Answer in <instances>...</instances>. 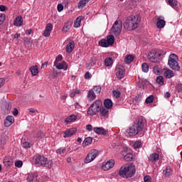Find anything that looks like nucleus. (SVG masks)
Returning <instances> with one entry per match:
<instances>
[{
    "instance_id": "nucleus-1",
    "label": "nucleus",
    "mask_w": 182,
    "mask_h": 182,
    "mask_svg": "<svg viewBox=\"0 0 182 182\" xmlns=\"http://www.w3.org/2000/svg\"><path fill=\"white\" fill-rule=\"evenodd\" d=\"M146 126L147 122L146 121V118L144 117H139L138 119L134 123V124L126 130L125 136L127 137H132L137 134L140 136H144L146 130H147L146 128Z\"/></svg>"
},
{
    "instance_id": "nucleus-2",
    "label": "nucleus",
    "mask_w": 182,
    "mask_h": 182,
    "mask_svg": "<svg viewBox=\"0 0 182 182\" xmlns=\"http://www.w3.org/2000/svg\"><path fill=\"white\" fill-rule=\"evenodd\" d=\"M119 174L122 178H130L136 174V166L133 164L124 165L119 168Z\"/></svg>"
},
{
    "instance_id": "nucleus-3",
    "label": "nucleus",
    "mask_w": 182,
    "mask_h": 182,
    "mask_svg": "<svg viewBox=\"0 0 182 182\" xmlns=\"http://www.w3.org/2000/svg\"><path fill=\"white\" fill-rule=\"evenodd\" d=\"M141 19L138 16H131L126 19L124 23V29H128L129 31H134L136 28H139V24Z\"/></svg>"
},
{
    "instance_id": "nucleus-4",
    "label": "nucleus",
    "mask_w": 182,
    "mask_h": 182,
    "mask_svg": "<svg viewBox=\"0 0 182 182\" xmlns=\"http://www.w3.org/2000/svg\"><path fill=\"white\" fill-rule=\"evenodd\" d=\"M178 60V56L174 53L171 54L168 57V65L170 69H172L175 72H180L181 69Z\"/></svg>"
},
{
    "instance_id": "nucleus-5",
    "label": "nucleus",
    "mask_w": 182,
    "mask_h": 182,
    "mask_svg": "<svg viewBox=\"0 0 182 182\" xmlns=\"http://www.w3.org/2000/svg\"><path fill=\"white\" fill-rule=\"evenodd\" d=\"M34 163L39 167H48V168L52 167V164H53L52 160H48V158L41 155L36 156Z\"/></svg>"
},
{
    "instance_id": "nucleus-6",
    "label": "nucleus",
    "mask_w": 182,
    "mask_h": 182,
    "mask_svg": "<svg viewBox=\"0 0 182 182\" xmlns=\"http://www.w3.org/2000/svg\"><path fill=\"white\" fill-rule=\"evenodd\" d=\"M100 92H102V87L99 85L95 86L93 88L88 90L87 94V99L88 102H93L96 100L97 95H100Z\"/></svg>"
},
{
    "instance_id": "nucleus-7",
    "label": "nucleus",
    "mask_w": 182,
    "mask_h": 182,
    "mask_svg": "<svg viewBox=\"0 0 182 182\" xmlns=\"http://www.w3.org/2000/svg\"><path fill=\"white\" fill-rule=\"evenodd\" d=\"M165 55L166 52H163L161 50L151 51L149 53L148 59L150 60V62L157 63V62H159L160 58H161V56H164Z\"/></svg>"
},
{
    "instance_id": "nucleus-8",
    "label": "nucleus",
    "mask_w": 182,
    "mask_h": 182,
    "mask_svg": "<svg viewBox=\"0 0 182 182\" xmlns=\"http://www.w3.org/2000/svg\"><path fill=\"white\" fill-rule=\"evenodd\" d=\"M122 28H123V23L121 20H117L111 28V32L117 36L120 35Z\"/></svg>"
},
{
    "instance_id": "nucleus-9",
    "label": "nucleus",
    "mask_w": 182,
    "mask_h": 182,
    "mask_svg": "<svg viewBox=\"0 0 182 182\" xmlns=\"http://www.w3.org/2000/svg\"><path fill=\"white\" fill-rule=\"evenodd\" d=\"M99 156V151L97 149H92L91 150L87 155V156L85 159V163L86 164L89 163H92L95 159H96Z\"/></svg>"
},
{
    "instance_id": "nucleus-10",
    "label": "nucleus",
    "mask_w": 182,
    "mask_h": 182,
    "mask_svg": "<svg viewBox=\"0 0 182 182\" xmlns=\"http://www.w3.org/2000/svg\"><path fill=\"white\" fill-rule=\"evenodd\" d=\"M114 167V159H109L105 164H103L102 166V170H104V171H108V170H110Z\"/></svg>"
},
{
    "instance_id": "nucleus-11",
    "label": "nucleus",
    "mask_w": 182,
    "mask_h": 182,
    "mask_svg": "<svg viewBox=\"0 0 182 182\" xmlns=\"http://www.w3.org/2000/svg\"><path fill=\"white\" fill-rule=\"evenodd\" d=\"M115 72L117 79L119 80L123 79V77H124V75H126V71L124 70V67L123 66L117 67L115 69Z\"/></svg>"
},
{
    "instance_id": "nucleus-12",
    "label": "nucleus",
    "mask_w": 182,
    "mask_h": 182,
    "mask_svg": "<svg viewBox=\"0 0 182 182\" xmlns=\"http://www.w3.org/2000/svg\"><path fill=\"white\" fill-rule=\"evenodd\" d=\"M15 123V118L12 115H9L4 119V126L5 127H9V126H12Z\"/></svg>"
},
{
    "instance_id": "nucleus-13",
    "label": "nucleus",
    "mask_w": 182,
    "mask_h": 182,
    "mask_svg": "<svg viewBox=\"0 0 182 182\" xmlns=\"http://www.w3.org/2000/svg\"><path fill=\"white\" fill-rule=\"evenodd\" d=\"M156 26L158 29H163L166 26V21H164V16H160L157 18Z\"/></svg>"
},
{
    "instance_id": "nucleus-14",
    "label": "nucleus",
    "mask_w": 182,
    "mask_h": 182,
    "mask_svg": "<svg viewBox=\"0 0 182 182\" xmlns=\"http://www.w3.org/2000/svg\"><path fill=\"white\" fill-rule=\"evenodd\" d=\"M77 132V129L76 128H70L64 132L63 137L65 139L68 137H72L73 134H75Z\"/></svg>"
},
{
    "instance_id": "nucleus-15",
    "label": "nucleus",
    "mask_w": 182,
    "mask_h": 182,
    "mask_svg": "<svg viewBox=\"0 0 182 182\" xmlns=\"http://www.w3.org/2000/svg\"><path fill=\"white\" fill-rule=\"evenodd\" d=\"M52 29H53V25H52V23H48L46 26V28L43 33V36H45L46 38H49V36H50Z\"/></svg>"
},
{
    "instance_id": "nucleus-16",
    "label": "nucleus",
    "mask_w": 182,
    "mask_h": 182,
    "mask_svg": "<svg viewBox=\"0 0 182 182\" xmlns=\"http://www.w3.org/2000/svg\"><path fill=\"white\" fill-rule=\"evenodd\" d=\"M54 65L57 69H63V70H68V63L65 61L62 63H54Z\"/></svg>"
},
{
    "instance_id": "nucleus-17",
    "label": "nucleus",
    "mask_w": 182,
    "mask_h": 182,
    "mask_svg": "<svg viewBox=\"0 0 182 182\" xmlns=\"http://www.w3.org/2000/svg\"><path fill=\"white\" fill-rule=\"evenodd\" d=\"M93 130L97 134H102V136L107 134V131L103 127H94Z\"/></svg>"
},
{
    "instance_id": "nucleus-18",
    "label": "nucleus",
    "mask_w": 182,
    "mask_h": 182,
    "mask_svg": "<svg viewBox=\"0 0 182 182\" xmlns=\"http://www.w3.org/2000/svg\"><path fill=\"white\" fill-rule=\"evenodd\" d=\"M159 159H160L159 154L153 153L149 156L148 160L149 161H151V163H154L156 161H159Z\"/></svg>"
},
{
    "instance_id": "nucleus-19",
    "label": "nucleus",
    "mask_w": 182,
    "mask_h": 182,
    "mask_svg": "<svg viewBox=\"0 0 182 182\" xmlns=\"http://www.w3.org/2000/svg\"><path fill=\"white\" fill-rule=\"evenodd\" d=\"M163 174L164 177H170V176L173 174V170L171 169V167L166 166L163 171Z\"/></svg>"
},
{
    "instance_id": "nucleus-20",
    "label": "nucleus",
    "mask_w": 182,
    "mask_h": 182,
    "mask_svg": "<svg viewBox=\"0 0 182 182\" xmlns=\"http://www.w3.org/2000/svg\"><path fill=\"white\" fill-rule=\"evenodd\" d=\"M73 49H75V41H70L66 46V52L68 53H72Z\"/></svg>"
},
{
    "instance_id": "nucleus-21",
    "label": "nucleus",
    "mask_w": 182,
    "mask_h": 182,
    "mask_svg": "<svg viewBox=\"0 0 182 182\" xmlns=\"http://www.w3.org/2000/svg\"><path fill=\"white\" fill-rule=\"evenodd\" d=\"M95 105H91L90 107L87 109V115L88 116H95V114H97V110L93 108Z\"/></svg>"
},
{
    "instance_id": "nucleus-22",
    "label": "nucleus",
    "mask_w": 182,
    "mask_h": 182,
    "mask_svg": "<svg viewBox=\"0 0 182 182\" xmlns=\"http://www.w3.org/2000/svg\"><path fill=\"white\" fill-rule=\"evenodd\" d=\"M95 105H91L90 107L87 109V115L88 116H95V114H97V110L93 108Z\"/></svg>"
},
{
    "instance_id": "nucleus-23",
    "label": "nucleus",
    "mask_w": 182,
    "mask_h": 182,
    "mask_svg": "<svg viewBox=\"0 0 182 182\" xmlns=\"http://www.w3.org/2000/svg\"><path fill=\"white\" fill-rule=\"evenodd\" d=\"M104 106L106 109H112L113 107V102L110 99H106L104 101Z\"/></svg>"
},
{
    "instance_id": "nucleus-24",
    "label": "nucleus",
    "mask_w": 182,
    "mask_h": 182,
    "mask_svg": "<svg viewBox=\"0 0 182 182\" xmlns=\"http://www.w3.org/2000/svg\"><path fill=\"white\" fill-rule=\"evenodd\" d=\"M164 76L166 77V79H171V77H174V71L167 69L164 72Z\"/></svg>"
},
{
    "instance_id": "nucleus-25",
    "label": "nucleus",
    "mask_w": 182,
    "mask_h": 182,
    "mask_svg": "<svg viewBox=\"0 0 182 182\" xmlns=\"http://www.w3.org/2000/svg\"><path fill=\"white\" fill-rule=\"evenodd\" d=\"M92 105H94L93 108L96 109L97 112L99 113V112L100 111V107H102V100H96Z\"/></svg>"
},
{
    "instance_id": "nucleus-26",
    "label": "nucleus",
    "mask_w": 182,
    "mask_h": 182,
    "mask_svg": "<svg viewBox=\"0 0 182 182\" xmlns=\"http://www.w3.org/2000/svg\"><path fill=\"white\" fill-rule=\"evenodd\" d=\"M100 116H102V117H106V116L109 115V109L105 107H100Z\"/></svg>"
},
{
    "instance_id": "nucleus-27",
    "label": "nucleus",
    "mask_w": 182,
    "mask_h": 182,
    "mask_svg": "<svg viewBox=\"0 0 182 182\" xmlns=\"http://www.w3.org/2000/svg\"><path fill=\"white\" fill-rule=\"evenodd\" d=\"M3 163L5 167H9L12 166V164H14V161H12L11 159H9V158L8 157H6L4 159Z\"/></svg>"
},
{
    "instance_id": "nucleus-28",
    "label": "nucleus",
    "mask_w": 182,
    "mask_h": 182,
    "mask_svg": "<svg viewBox=\"0 0 182 182\" xmlns=\"http://www.w3.org/2000/svg\"><path fill=\"white\" fill-rule=\"evenodd\" d=\"M77 117L75 114L70 115L68 117H67L65 119V122L67 123V124H69V123H72L76 120Z\"/></svg>"
},
{
    "instance_id": "nucleus-29",
    "label": "nucleus",
    "mask_w": 182,
    "mask_h": 182,
    "mask_svg": "<svg viewBox=\"0 0 182 182\" xmlns=\"http://www.w3.org/2000/svg\"><path fill=\"white\" fill-rule=\"evenodd\" d=\"M14 26H21L22 25V23H23V20L22 19V17L21 16H18L14 22Z\"/></svg>"
},
{
    "instance_id": "nucleus-30",
    "label": "nucleus",
    "mask_w": 182,
    "mask_h": 182,
    "mask_svg": "<svg viewBox=\"0 0 182 182\" xmlns=\"http://www.w3.org/2000/svg\"><path fill=\"white\" fill-rule=\"evenodd\" d=\"M30 71L33 76H36L38 73H39V70H38V65H33L30 68Z\"/></svg>"
},
{
    "instance_id": "nucleus-31",
    "label": "nucleus",
    "mask_w": 182,
    "mask_h": 182,
    "mask_svg": "<svg viewBox=\"0 0 182 182\" xmlns=\"http://www.w3.org/2000/svg\"><path fill=\"white\" fill-rule=\"evenodd\" d=\"M72 28V22L68 21L63 27V32H68Z\"/></svg>"
},
{
    "instance_id": "nucleus-32",
    "label": "nucleus",
    "mask_w": 182,
    "mask_h": 182,
    "mask_svg": "<svg viewBox=\"0 0 182 182\" xmlns=\"http://www.w3.org/2000/svg\"><path fill=\"white\" fill-rule=\"evenodd\" d=\"M92 141H93V138L90 136L85 138L83 141V146L86 147V146H89L90 144H92Z\"/></svg>"
},
{
    "instance_id": "nucleus-33",
    "label": "nucleus",
    "mask_w": 182,
    "mask_h": 182,
    "mask_svg": "<svg viewBox=\"0 0 182 182\" xmlns=\"http://www.w3.org/2000/svg\"><path fill=\"white\" fill-rule=\"evenodd\" d=\"M89 1L90 0H80L78 3V9H83Z\"/></svg>"
},
{
    "instance_id": "nucleus-34",
    "label": "nucleus",
    "mask_w": 182,
    "mask_h": 182,
    "mask_svg": "<svg viewBox=\"0 0 182 182\" xmlns=\"http://www.w3.org/2000/svg\"><path fill=\"white\" fill-rule=\"evenodd\" d=\"M100 46H102V48H109L110 46L109 45V43H107V39H102L99 41Z\"/></svg>"
},
{
    "instance_id": "nucleus-35",
    "label": "nucleus",
    "mask_w": 182,
    "mask_h": 182,
    "mask_svg": "<svg viewBox=\"0 0 182 182\" xmlns=\"http://www.w3.org/2000/svg\"><path fill=\"white\" fill-rule=\"evenodd\" d=\"M133 60H134V57H133V55H129L124 59V62L127 65L132 63L133 62Z\"/></svg>"
},
{
    "instance_id": "nucleus-36",
    "label": "nucleus",
    "mask_w": 182,
    "mask_h": 182,
    "mask_svg": "<svg viewBox=\"0 0 182 182\" xmlns=\"http://www.w3.org/2000/svg\"><path fill=\"white\" fill-rule=\"evenodd\" d=\"M107 42L108 43L109 46H112L113 43H114V36L109 35L107 38Z\"/></svg>"
},
{
    "instance_id": "nucleus-37",
    "label": "nucleus",
    "mask_w": 182,
    "mask_h": 182,
    "mask_svg": "<svg viewBox=\"0 0 182 182\" xmlns=\"http://www.w3.org/2000/svg\"><path fill=\"white\" fill-rule=\"evenodd\" d=\"M82 19H83V17L82 16H79L76 18L74 23L75 28H79V26H80V23L82 22Z\"/></svg>"
},
{
    "instance_id": "nucleus-38",
    "label": "nucleus",
    "mask_w": 182,
    "mask_h": 182,
    "mask_svg": "<svg viewBox=\"0 0 182 182\" xmlns=\"http://www.w3.org/2000/svg\"><path fill=\"white\" fill-rule=\"evenodd\" d=\"M113 65V59L112 58H107L105 60V65L107 67L112 66Z\"/></svg>"
},
{
    "instance_id": "nucleus-39",
    "label": "nucleus",
    "mask_w": 182,
    "mask_h": 182,
    "mask_svg": "<svg viewBox=\"0 0 182 182\" xmlns=\"http://www.w3.org/2000/svg\"><path fill=\"white\" fill-rule=\"evenodd\" d=\"M156 83H158L159 86H163V85H164V78L163 76H158L156 77Z\"/></svg>"
},
{
    "instance_id": "nucleus-40",
    "label": "nucleus",
    "mask_w": 182,
    "mask_h": 182,
    "mask_svg": "<svg viewBox=\"0 0 182 182\" xmlns=\"http://www.w3.org/2000/svg\"><path fill=\"white\" fill-rule=\"evenodd\" d=\"M124 159L126 161H132V160H133V154H127L124 156Z\"/></svg>"
},
{
    "instance_id": "nucleus-41",
    "label": "nucleus",
    "mask_w": 182,
    "mask_h": 182,
    "mask_svg": "<svg viewBox=\"0 0 182 182\" xmlns=\"http://www.w3.org/2000/svg\"><path fill=\"white\" fill-rule=\"evenodd\" d=\"M154 100V96L150 95L146 99L145 102L146 103V105H149L150 103H153Z\"/></svg>"
},
{
    "instance_id": "nucleus-42",
    "label": "nucleus",
    "mask_w": 182,
    "mask_h": 182,
    "mask_svg": "<svg viewBox=\"0 0 182 182\" xmlns=\"http://www.w3.org/2000/svg\"><path fill=\"white\" fill-rule=\"evenodd\" d=\"M143 146V144L141 143V141H136L134 144V148L135 149H140Z\"/></svg>"
},
{
    "instance_id": "nucleus-43",
    "label": "nucleus",
    "mask_w": 182,
    "mask_h": 182,
    "mask_svg": "<svg viewBox=\"0 0 182 182\" xmlns=\"http://www.w3.org/2000/svg\"><path fill=\"white\" fill-rule=\"evenodd\" d=\"M168 4L172 8H174V6H177V0H168Z\"/></svg>"
},
{
    "instance_id": "nucleus-44",
    "label": "nucleus",
    "mask_w": 182,
    "mask_h": 182,
    "mask_svg": "<svg viewBox=\"0 0 182 182\" xmlns=\"http://www.w3.org/2000/svg\"><path fill=\"white\" fill-rule=\"evenodd\" d=\"M58 154H60V156H65V153H66V149L65 148H60L57 150Z\"/></svg>"
},
{
    "instance_id": "nucleus-45",
    "label": "nucleus",
    "mask_w": 182,
    "mask_h": 182,
    "mask_svg": "<svg viewBox=\"0 0 182 182\" xmlns=\"http://www.w3.org/2000/svg\"><path fill=\"white\" fill-rule=\"evenodd\" d=\"M142 70L144 73H147V72H149V65H147V63L142 64Z\"/></svg>"
},
{
    "instance_id": "nucleus-46",
    "label": "nucleus",
    "mask_w": 182,
    "mask_h": 182,
    "mask_svg": "<svg viewBox=\"0 0 182 182\" xmlns=\"http://www.w3.org/2000/svg\"><path fill=\"white\" fill-rule=\"evenodd\" d=\"M113 95H114V97H116V99H119V97L121 96L120 91L119 90H114Z\"/></svg>"
},
{
    "instance_id": "nucleus-47",
    "label": "nucleus",
    "mask_w": 182,
    "mask_h": 182,
    "mask_svg": "<svg viewBox=\"0 0 182 182\" xmlns=\"http://www.w3.org/2000/svg\"><path fill=\"white\" fill-rule=\"evenodd\" d=\"M80 93V90H76L75 91L70 92V97H75L76 95H79Z\"/></svg>"
},
{
    "instance_id": "nucleus-48",
    "label": "nucleus",
    "mask_w": 182,
    "mask_h": 182,
    "mask_svg": "<svg viewBox=\"0 0 182 182\" xmlns=\"http://www.w3.org/2000/svg\"><path fill=\"white\" fill-rule=\"evenodd\" d=\"M23 163L22 162V161H16L15 162V166L16 167H18V168H21V167H22Z\"/></svg>"
},
{
    "instance_id": "nucleus-49",
    "label": "nucleus",
    "mask_w": 182,
    "mask_h": 182,
    "mask_svg": "<svg viewBox=\"0 0 182 182\" xmlns=\"http://www.w3.org/2000/svg\"><path fill=\"white\" fill-rule=\"evenodd\" d=\"M31 146V144L28 141H25L23 143V147H24V149H29Z\"/></svg>"
},
{
    "instance_id": "nucleus-50",
    "label": "nucleus",
    "mask_w": 182,
    "mask_h": 182,
    "mask_svg": "<svg viewBox=\"0 0 182 182\" xmlns=\"http://www.w3.org/2000/svg\"><path fill=\"white\" fill-rule=\"evenodd\" d=\"M5 21V15L0 14V26Z\"/></svg>"
},
{
    "instance_id": "nucleus-51",
    "label": "nucleus",
    "mask_w": 182,
    "mask_h": 182,
    "mask_svg": "<svg viewBox=\"0 0 182 182\" xmlns=\"http://www.w3.org/2000/svg\"><path fill=\"white\" fill-rule=\"evenodd\" d=\"M144 182H151V177L150 176H146L144 178Z\"/></svg>"
},
{
    "instance_id": "nucleus-52",
    "label": "nucleus",
    "mask_w": 182,
    "mask_h": 182,
    "mask_svg": "<svg viewBox=\"0 0 182 182\" xmlns=\"http://www.w3.org/2000/svg\"><path fill=\"white\" fill-rule=\"evenodd\" d=\"M63 58V57H62L61 55H58L56 58H55V61L54 63H58V62H60V60H62V59Z\"/></svg>"
},
{
    "instance_id": "nucleus-53",
    "label": "nucleus",
    "mask_w": 182,
    "mask_h": 182,
    "mask_svg": "<svg viewBox=\"0 0 182 182\" xmlns=\"http://www.w3.org/2000/svg\"><path fill=\"white\" fill-rule=\"evenodd\" d=\"M36 139H42L43 137V133L42 132H39L36 135Z\"/></svg>"
},
{
    "instance_id": "nucleus-54",
    "label": "nucleus",
    "mask_w": 182,
    "mask_h": 182,
    "mask_svg": "<svg viewBox=\"0 0 182 182\" xmlns=\"http://www.w3.org/2000/svg\"><path fill=\"white\" fill-rule=\"evenodd\" d=\"M28 112H29V113H31V114H33L35 113H38V110L35 109L34 108L28 109Z\"/></svg>"
},
{
    "instance_id": "nucleus-55",
    "label": "nucleus",
    "mask_w": 182,
    "mask_h": 182,
    "mask_svg": "<svg viewBox=\"0 0 182 182\" xmlns=\"http://www.w3.org/2000/svg\"><path fill=\"white\" fill-rule=\"evenodd\" d=\"M57 9L58 11V12H62V11H63V5L62 4H58L57 6Z\"/></svg>"
},
{
    "instance_id": "nucleus-56",
    "label": "nucleus",
    "mask_w": 182,
    "mask_h": 182,
    "mask_svg": "<svg viewBox=\"0 0 182 182\" xmlns=\"http://www.w3.org/2000/svg\"><path fill=\"white\" fill-rule=\"evenodd\" d=\"M27 181H33V175H28L27 177Z\"/></svg>"
},
{
    "instance_id": "nucleus-57",
    "label": "nucleus",
    "mask_w": 182,
    "mask_h": 182,
    "mask_svg": "<svg viewBox=\"0 0 182 182\" xmlns=\"http://www.w3.org/2000/svg\"><path fill=\"white\" fill-rule=\"evenodd\" d=\"M86 129L88 130V132H92V130H93V127H92L91 124H87L86 126Z\"/></svg>"
},
{
    "instance_id": "nucleus-58",
    "label": "nucleus",
    "mask_w": 182,
    "mask_h": 182,
    "mask_svg": "<svg viewBox=\"0 0 182 182\" xmlns=\"http://www.w3.org/2000/svg\"><path fill=\"white\" fill-rule=\"evenodd\" d=\"M85 79H90V77H92V75L90 74V73L87 72L85 75Z\"/></svg>"
},
{
    "instance_id": "nucleus-59",
    "label": "nucleus",
    "mask_w": 182,
    "mask_h": 182,
    "mask_svg": "<svg viewBox=\"0 0 182 182\" xmlns=\"http://www.w3.org/2000/svg\"><path fill=\"white\" fill-rule=\"evenodd\" d=\"M154 73L156 75H159V73H160V70H159L158 67H154Z\"/></svg>"
},
{
    "instance_id": "nucleus-60",
    "label": "nucleus",
    "mask_w": 182,
    "mask_h": 182,
    "mask_svg": "<svg viewBox=\"0 0 182 182\" xmlns=\"http://www.w3.org/2000/svg\"><path fill=\"white\" fill-rule=\"evenodd\" d=\"M14 116H18L19 114V111H18V109L14 108L13 111Z\"/></svg>"
},
{
    "instance_id": "nucleus-61",
    "label": "nucleus",
    "mask_w": 182,
    "mask_h": 182,
    "mask_svg": "<svg viewBox=\"0 0 182 182\" xmlns=\"http://www.w3.org/2000/svg\"><path fill=\"white\" fill-rule=\"evenodd\" d=\"M5 85V79L4 78H0V87H2Z\"/></svg>"
},
{
    "instance_id": "nucleus-62",
    "label": "nucleus",
    "mask_w": 182,
    "mask_h": 182,
    "mask_svg": "<svg viewBox=\"0 0 182 182\" xmlns=\"http://www.w3.org/2000/svg\"><path fill=\"white\" fill-rule=\"evenodd\" d=\"M0 11L1 12H5V11H6V6L4 5H0Z\"/></svg>"
},
{
    "instance_id": "nucleus-63",
    "label": "nucleus",
    "mask_w": 182,
    "mask_h": 182,
    "mask_svg": "<svg viewBox=\"0 0 182 182\" xmlns=\"http://www.w3.org/2000/svg\"><path fill=\"white\" fill-rule=\"evenodd\" d=\"M165 97H166V98H168V97H170V96H171V95L170 94V92H166V93H165Z\"/></svg>"
},
{
    "instance_id": "nucleus-64",
    "label": "nucleus",
    "mask_w": 182,
    "mask_h": 182,
    "mask_svg": "<svg viewBox=\"0 0 182 182\" xmlns=\"http://www.w3.org/2000/svg\"><path fill=\"white\" fill-rule=\"evenodd\" d=\"M178 90L182 93V85H178Z\"/></svg>"
}]
</instances>
